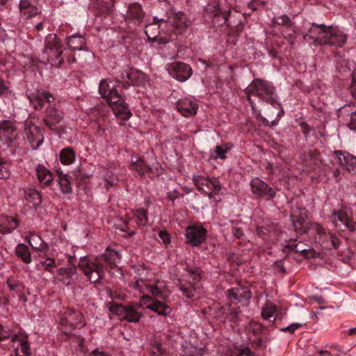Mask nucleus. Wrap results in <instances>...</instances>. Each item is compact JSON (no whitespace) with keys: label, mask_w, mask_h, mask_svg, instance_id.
Wrapping results in <instances>:
<instances>
[{"label":"nucleus","mask_w":356,"mask_h":356,"mask_svg":"<svg viewBox=\"0 0 356 356\" xmlns=\"http://www.w3.org/2000/svg\"><path fill=\"white\" fill-rule=\"evenodd\" d=\"M245 92L251 105L253 113L264 125L268 126L269 121L261 115L260 111L257 110L256 104L252 99V97H256L261 102L269 105L268 108H266L270 110L266 113L268 117H273L275 115L280 116V113H283L281 104L277 101L275 87L271 83L261 79H255L245 88Z\"/></svg>","instance_id":"obj_1"},{"label":"nucleus","mask_w":356,"mask_h":356,"mask_svg":"<svg viewBox=\"0 0 356 356\" xmlns=\"http://www.w3.org/2000/svg\"><path fill=\"white\" fill-rule=\"evenodd\" d=\"M120 259L121 256L118 251L107 248L101 258L92 260L87 257H81L78 266L90 282L97 284L105 276V268L100 259L104 260L111 267H113Z\"/></svg>","instance_id":"obj_2"},{"label":"nucleus","mask_w":356,"mask_h":356,"mask_svg":"<svg viewBox=\"0 0 356 356\" xmlns=\"http://www.w3.org/2000/svg\"><path fill=\"white\" fill-rule=\"evenodd\" d=\"M99 92L112 108L117 118L122 120H127L131 116L128 106L124 103V99L119 95L113 82H108L106 80L101 81L99 86Z\"/></svg>","instance_id":"obj_3"},{"label":"nucleus","mask_w":356,"mask_h":356,"mask_svg":"<svg viewBox=\"0 0 356 356\" xmlns=\"http://www.w3.org/2000/svg\"><path fill=\"white\" fill-rule=\"evenodd\" d=\"M63 45L60 40L56 34H48L44 40V48L42 51V59L46 60L51 65L60 67L63 63Z\"/></svg>","instance_id":"obj_4"},{"label":"nucleus","mask_w":356,"mask_h":356,"mask_svg":"<svg viewBox=\"0 0 356 356\" xmlns=\"http://www.w3.org/2000/svg\"><path fill=\"white\" fill-rule=\"evenodd\" d=\"M167 32H171L175 35L184 33L191 25V21L181 11H171L168 13L166 19H164Z\"/></svg>","instance_id":"obj_5"},{"label":"nucleus","mask_w":356,"mask_h":356,"mask_svg":"<svg viewBox=\"0 0 356 356\" xmlns=\"http://www.w3.org/2000/svg\"><path fill=\"white\" fill-rule=\"evenodd\" d=\"M193 181L197 189L207 195L210 199L214 195L219 194L222 189L220 182L218 179L215 177L211 178L202 175H194Z\"/></svg>","instance_id":"obj_6"},{"label":"nucleus","mask_w":356,"mask_h":356,"mask_svg":"<svg viewBox=\"0 0 356 356\" xmlns=\"http://www.w3.org/2000/svg\"><path fill=\"white\" fill-rule=\"evenodd\" d=\"M309 229H312L313 232L319 236V243L323 248L327 250H337L339 248L340 244L339 239L334 234L326 232L325 228L320 224L312 223L310 224Z\"/></svg>","instance_id":"obj_7"},{"label":"nucleus","mask_w":356,"mask_h":356,"mask_svg":"<svg viewBox=\"0 0 356 356\" xmlns=\"http://www.w3.org/2000/svg\"><path fill=\"white\" fill-rule=\"evenodd\" d=\"M328 26L324 24L313 23L307 31L303 34V39L305 42L317 45H323L325 42L326 33Z\"/></svg>","instance_id":"obj_8"},{"label":"nucleus","mask_w":356,"mask_h":356,"mask_svg":"<svg viewBox=\"0 0 356 356\" xmlns=\"http://www.w3.org/2000/svg\"><path fill=\"white\" fill-rule=\"evenodd\" d=\"M256 234L264 241H273L281 234V230L277 222L265 221L262 225L257 227Z\"/></svg>","instance_id":"obj_9"},{"label":"nucleus","mask_w":356,"mask_h":356,"mask_svg":"<svg viewBox=\"0 0 356 356\" xmlns=\"http://www.w3.org/2000/svg\"><path fill=\"white\" fill-rule=\"evenodd\" d=\"M131 170L135 171L140 176H143L146 172H152L156 176L161 175L163 168L159 164L150 167L146 162L137 156L131 157Z\"/></svg>","instance_id":"obj_10"},{"label":"nucleus","mask_w":356,"mask_h":356,"mask_svg":"<svg viewBox=\"0 0 356 356\" xmlns=\"http://www.w3.org/2000/svg\"><path fill=\"white\" fill-rule=\"evenodd\" d=\"M170 74L179 81L184 82L192 75V69L189 65L182 62H174L167 65Z\"/></svg>","instance_id":"obj_11"},{"label":"nucleus","mask_w":356,"mask_h":356,"mask_svg":"<svg viewBox=\"0 0 356 356\" xmlns=\"http://www.w3.org/2000/svg\"><path fill=\"white\" fill-rule=\"evenodd\" d=\"M207 230L200 224L187 227L186 238L188 244L192 246H198L206 239Z\"/></svg>","instance_id":"obj_12"},{"label":"nucleus","mask_w":356,"mask_h":356,"mask_svg":"<svg viewBox=\"0 0 356 356\" xmlns=\"http://www.w3.org/2000/svg\"><path fill=\"white\" fill-rule=\"evenodd\" d=\"M252 193L259 197L273 198L276 195V190L268 185L258 177L252 179L250 181Z\"/></svg>","instance_id":"obj_13"},{"label":"nucleus","mask_w":356,"mask_h":356,"mask_svg":"<svg viewBox=\"0 0 356 356\" xmlns=\"http://www.w3.org/2000/svg\"><path fill=\"white\" fill-rule=\"evenodd\" d=\"M18 136L17 129L13 122L3 120L0 122V140L8 147H11Z\"/></svg>","instance_id":"obj_14"},{"label":"nucleus","mask_w":356,"mask_h":356,"mask_svg":"<svg viewBox=\"0 0 356 356\" xmlns=\"http://www.w3.org/2000/svg\"><path fill=\"white\" fill-rule=\"evenodd\" d=\"M120 79L128 86H140L146 81L145 74L134 67H127L123 70Z\"/></svg>","instance_id":"obj_15"},{"label":"nucleus","mask_w":356,"mask_h":356,"mask_svg":"<svg viewBox=\"0 0 356 356\" xmlns=\"http://www.w3.org/2000/svg\"><path fill=\"white\" fill-rule=\"evenodd\" d=\"M145 289L155 299L167 300L170 295V291L164 280H156L152 284L145 285Z\"/></svg>","instance_id":"obj_16"},{"label":"nucleus","mask_w":356,"mask_h":356,"mask_svg":"<svg viewBox=\"0 0 356 356\" xmlns=\"http://www.w3.org/2000/svg\"><path fill=\"white\" fill-rule=\"evenodd\" d=\"M228 298L232 302L247 305L251 298V292L248 287L239 286L229 290Z\"/></svg>","instance_id":"obj_17"},{"label":"nucleus","mask_w":356,"mask_h":356,"mask_svg":"<svg viewBox=\"0 0 356 356\" xmlns=\"http://www.w3.org/2000/svg\"><path fill=\"white\" fill-rule=\"evenodd\" d=\"M27 97L29 101L34 104L35 108L36 109H41L43 107L44 101L50 103L54 99L53 95L44 90H35L28 92Z\"/></svg>","instance_id":"obj_18"},{"label":"nucleus","mask_w":356,"mask_h":356,"mask_svg":"<svg viewBox=\"0 0 356 356\" xmlns=\"http://www.w3.org/2000/svg\"><path fill=\"white\" fill-rule=\"evenodd\" d=\"M145 17V13L139 3H134L129 6L125 21L134 26H139Z\"/></svg>","instance_id":"obj_19"},{"label":"nucleus","mask_w":356,"mask_h":356,"mask_svg":"<svg viewBox=\"0 0 356 356\" xmlns=\"http://www.w3.org/2000/svg\"><path fill=\"white\" fill-rule=\"evenodd\" d=\"M24 132L29 142L32 146H35V148L38 147L43 142V136L41 132V129L28 122H25L24 124Z\"/></svg>","instance_id":"obj_20"},{"label":"nucleus","mask_w":356,"mask_h":356,"mask_svg":"<svg viewBox=\"0 0 356 356\" xmlns=\"http://www.w3.org/2000/svg\"><path fill=\"white\" fill-rule=\"evenodd\" d=\"M326 35L325 42L323 44L342 47L346 41V36L339 29L333 26H328Z\"/></svg>","instance_id":"obj_21"},{"label":"nucleus","mask_w":356,"mask_h":356,"mask_svg":"<svg viewBox=\"0 0 356 356\" xmlns=\"http://www.w3.org/2000/svg\"><path fill=\"white\" fill-rule=\"evenodd\" d=\"M274 24L282 26L288 29L291 32L283 33L285 38L289 40L291 45L294 44L293 34L296 33V26L294 22L286 15H282L273 19Z\"/></svg>","instance_id":"obj_22"},{"label":"nucleus","mask_w":356,"mask_h":356,"mask_svg":"<svg viewBox=\"0 0 356 356\" xmlns=\"http://www.w3.org/2000/svg\"><path fill=\"white\" fill-rule=\"evenodd\" d=\"M291 218L293 227L296 232L300 234L309 232H313V230L309 229L310 224L312 222H306L307 216L305 211L301 212L299 216H297L295 213H293L291 215Z\"/></svg>","instance_id":"obj_23"},{"label":"nucleus","mask_w":356,"mask_h":356,"mask_svg":"<svg viewBox=\"0 0 356 356\" xmlns=\"http://www.w3.org/2000/svg\"><path fill=\"white\" fill-rule=\"evenodd\" d=\"M198 105L196 102L189 98L180 99L177 103V110L184 115H193L197 113Z\"/></svg>","instance_id":"obj_24"},{"label":"nucleus","mask_w":356,"mask_h":356,"mask_svg":"<svg viewBox=\"0 0 356 356\" xmlns=\"http://www.w3.org/2000/svg\"><path fill=\"white\" fill-rule=\"evenodd\" d=\"M332 222L341 230L354 231V225L351 224L348 213L345 211H339L333 213Z\"/></svg>","instance_id":"obj_25"},{"label":"nucleus","mask_w":356,"mask_h":356,"mask_svg":"<svg viewBox=\"0 0 356 356\" xmlns=\"http://www.w3.org/2000/svg\"><path fill=\"white\" fill-rule=\"evenodd\" d=\"M334 154L339 164L348 171L356 169V157L349 153H343L341 151H335Z\"/></svg>","instance_id":"obj_26"},{"label":"nucleus","mask_w":356,"mask_h":356,"mask_svg":"<svg viewBox=\"0 0 356 356\" xmlns=\"http://www.w3.org/2000/svg\"><path fill=\"white\" fill-rule=\"evenodd\" d=\"M63 118V114L54 106H49L46 109L44 122L46 126L53 129L56 124H58Z\"/></svg>","instance_id":"obj_27"},{"label":"nucleus","mask_w":356,"mask_h":356,"mask_svg":"<svg viewBox=\"0 0 356 356\" xmlns=\"http://www.w3.org/2000/svg\"><path fill=\"white\" fill-rule=\"evenodd\" d=\"M165 300L156 299L151 304H148L146 306V309L153 311L159 315L167 316L171 313L172 309L165 302Z\"/></svg>","instance_id":"obj_28"},{"label":"nucleus","mask_w":356,"mask_h":356,"mask_svg":"<svg viewBox=\"0 0 356 356\" xmlns=\"http://www.w3.org/2000/svg\"><path fill=\"white\" fill-rule=\"evenodd\" d=\"M18 225V221L13 217L0 216V233L9 234L15 229Z\"/></svg>","instance_id":"obj_29"},{"label":"nucleus","mask_w":356,"mask_h":356,"mask_svg":"<svg viewBox=\"0 0 356 356\" xmlns=\"http://www.w3.org/2000/svg\"><path fill=\"white\" fill-rule=\"evenodd\" d=\"M35 171L40 185L49 186L53 180L51 172L42 164H38L36 166Z\"/></svg>","instance_id":"obj_30"},{"label":"nucleus","mask_w":356,"mask_h":356,"mask_svg":"<svg viewBox=\"0 0 356 356\" xmlns=\"http://www.w3.org/2000/svg\"><path fill=\"white\" fill-rule=\"evenodd\" d=\"M163 23H165L163 18L159 19L157 17H154L153 22L147 24L145 28V33L147 38H154L156 36H158Z\"/></svg>","instance_id":"obj_31"},{"label":"nucleus","mask_w":356,"mask_h":356,"mask_svg":"<svg viewBox=\"0 0 356 356\" xmlns=\"http://www.w3.org/2000/svg\"><path fill=\"white\" fill-rule=\"evenodd\" d=\"M19 10L22 15L26 18L32 17L40 13V10L30 2L29 0H21Z\"/></svg>","instance_id":"obj_32"},{"label":"nucleus","mask_w":356,"mask_h":356,"mask_svg":"<svg viewBox=\"0 0 356 356\" xmlns=\"http://www.w3.org/2000/svg\"><path fill=\"white\" fill-rule=\"evenodd\" d=\"M26 241L33 249L38 251L46 252L49 250L48 244L37 234H31L29 236L26 237Z\"/></svg>","instance_id":"obj_33"},{"label":"nucleus","mask_w":356,"mask_h":356,"mask_svg":"<svg viewBox=\"0 0 356 356\" xmlns=\"http://www.w3.org/2000/svg\"><path fill=\"white\" fill-rule=\"evenodd\" d=\"M67 43L72 51L83 50L86 47L85 38L79 34H74L69 36Z\"/></svg>","instance_id":"obj_34"},{"label":"nucleus","mask_w":356,"mask_h":356,"mask_svg":"<svg viewBox=\"0 0 356 356\" xmlns=\"http://www.w3.org/2000/svg\"><path fill=\"white\" fill-rule=\"evenodd\" d=\"M103 184L106 190L115 186L119 182V179L115 172L111 170H105L103 173Z\"/></svg>","instance_id":"obj_35"},{"label":"nucleus","mask_w":356,"mask_h":356,"mask_svg":"<svg viewBox=\"0 0 356 356\" xmlns=\"http://www.w3.org/2000/svg\"><path fill=\"white\" fill-rule=\"evenodd\" d=\"M277 312V307L274 303L270 301H268L262 307L261 316L265 320L274 322L276 319L275 314Z\"/></svg>","instance_id":"obj_36"},{"label":"nucleus","mask_w":356,"mask_h":356,"mask_svg":"<svg viewBox=\"0 0 356 356\" xmlns=\"http://www.w3.org/2000/svg\"><path fill=\"white\" fill-rule=\"evenodd\" d=\"M15 251L17 256L19 257L23 262L26 264H30L31 262V255L28 245L24 243H19L16 246Z\"/></svg>","instance_id":"obj_37"},{"label":"nucleus","mask_w":356,"mask_h":356,"mask_svg":"<svg viewBox=\"0 0 356 356\" xmlns=\"http://www.w3.org/2000/svg\"><path fill=\"white\" fill-rule=\"evenodd\" d=\"M178 286L183 295L186 298H190L194 296L196 288L191 282L181 279L179 280Z\"/></svg>","instance_id":"obj_38"},{"label":"nucleus","mask_w":356,"mask_h":356,"mask_svg":"<svg viewBox=\"0 0 356 356\" xmlns=\"http://www.w3.org/2000/svg\"><path fill=\"white\" fill-rule=\"evenodd\" d=\"M60 161L63 165H70L76 160V154L71 148L63 149L60 152Z\"/></svg>","instance_id":"obj_39"},{"label":"nucleus","mask_w":356,"mask_h":356,"mask_svg":"<svg viewBox=\"0 0 356 356\" xmlns=\"http://www.w3.org/2000/svg\"><path fill=\"white\" fill-rule=\"evenodd\" d=\"M304 161L308 166L318 165L321 162L320 152L316 149L310 150L304 155Z\"/></svg>","instance_id":"obj_40"},{"label":"nucleus","mask_w":356,"mask_h":356,"mask_svg":"<svg viewBox=\"0 0 356 356\" xmlns=\"http://www.w3.org/2000/svg\"><path fill=\"white\" fill-rule=\"evenodd\" d=\"M141 314L137 312L133 307L128 306L126 307L122 319H125L129 322L136 323L140 317Z\"/></svg>","instance_id":"obj_41"},{"label":"nucleus","mask_w":356,"mask_h":356,"mask_svg":"<svg viewBox=\"0 0 356 356\" xmlns=\"http://www.w3.org/2000/svg\"><path fill=\"white\" fill-rule=\"evenodd\" d=\"M58 184L63 193H69L72 191L70 182L66 174L59 175Z\"/></svg>","instance_id":"obj_42"},{"label":"nucleus","mask_w":356,"mask_h":356,"mask_svg":"<svg viewBox=\"0 0 356 356\" xmlns=\"http://www.w3.org/2000/svg\"><path fill=\"white\" fill-rule=\"evenodd\" d=\"M133 214L136 218V222L138 225L143 226L147 225L148 218L145 210L143 209H138L133 211Z\"/></svg>","instance_id":"obj_43"},{"label":"nucleus","mask_w":356,"mask_h":356,"mask_svg":"<svg viewBox=\"0 0 356 356\" xmlns=\"http://www.w3.org/2000/svg\"><path fill=\"white\" fill-rule=\"evenodd\" d=\"M127 307H124L118 303H113L109 307V310L113 314L118 316L122 318Z\"/></svg>","instance_id":"obj_44"},{"label":"nucleus","mask_w":356,"mask_h":356,"mask_svg":"<svg viewBox=\"0 0 356 356\" xmlns=\"http://www.w3.org/2000/svg\"><path fill=\"white\" fill-rule=\"evenodd\" d=\"M286 248H289L291 250L294 251L296 252H300L302 255L306 258H310L314 257V252L313 250L299 249L298 244L290 245L289 246H286Z\"/></svg>","instance_id":"obj_45"},{"label":"nucleus","mask_w":356,"mask_h":356,"mask_svg":"<svg viewBox=\"0 0 356 356\" xmlns=\"http://www.w3.org/2000/svg\"><path fill=\"white\" fill-rule=\"evenodd\" d=\"M25 197L34 201V204H40L41 202V196L40 193L35 189H29L25 192Z\"/></svg>","instance_id":"obj_46"},{"label":"nucleus","mask_w":356,"mask_h":356,"mask_svg":"<svg viewBox=\"0 0 356 356\" xmlns=\"http://www.w3.org/2000/svg\"><path fill=\"white\" fill-rule=\"evenodd\" d=\"M7 284L11 291H13L16 293L22 292L23 289L22 284L14 278H8L7 280Z\"/></svg>","instance_id":"obj_47"},{"label":"nucleus","mask_w":356,"mask_h":356,"mask_svg":"<svg viewBox=\"0 0 356 356\" xmlns=\"http://www.w3.org/2000/svg\"><path fill=\"white\" fill-rule=\"evenodd\" d=\"M39 265L41 268L49 272L51 271L52 268L56 266L55 260L50 257H47L44 260L40 261Z\"/></svg>","instance_id":"obj_48"},{"label":"nucleus","mask_w":356,"mask_h":356,"mask_svg":"<svg viewBox=\"0 0 356 356\" xmlns=\"http://www.w3.org/2000/svg\"><path fill=\"white\" fill-rule=\"evenodd\" d=\"M248 329L254 334H259L264 330V327L259 322L252 321L249 323Z\"/></svg>","instance_id":"obj_49"},{"label":"nucleus","mask_w":356,"mask_h":356,"mask_svg":"<svg viewBox=\"0 0 356 356\" xmlns=\"http://www.w3.org/2000/svg\"><path fill=\"white\" fill-rule=\"evenodd\" d=\"M19 346L22 353L27 356L31 355L30 346L26 336H23L22 338L19 339Z\"/></svg>","instance_id":"obj_50"},{"label":"nucleus","mask_w":356,"mask_h":356,"mask_svg":"<svg viewBox=\"0 0 356 356\" xmlns=\"http://www.w3.org/2000/svg\"><path fill=\"white\" fill-rule=\"evenodd\" d=\"M203 350L193 346H188L185 348L184 356H202Z\"/></svg>","instance_id":"obj_51"},{"label":"nucleus","mask_w":356,"mask_h":356,"mask_svg":"<svg viewBox=\"0 0 356 356\" xmlns=\"http://www.w3.org/2000/svg\"><path fill=\"white\" fill-rule=\"evenodd\" d=\"M10 176V169L0 159V179H8Z\"/></svg>","instance_id":"obj_52"},{"label":"nucleus","mask_w":356,"mask_h":356,"mask_svg":"<svg viewBox=\"0 0 356 356\" xmlns=\"http://www.w3.org/2000/svg\"><path fill=\"white\" fill-rule=\"evenodd\" d=\"M115 226L120 231L127 232L129 231V222L127 220L123 218H119L115 222Z\"/></svg>","instance_id":"obj_53"},{"label":"nucleus","mask_w":356,"mask_h":356,"mask_svg":"<svg viewBox=\"0 0 356 356\" xmlns=\"http://www.w3.org/2000/svg\"><path fill=\"white\" fill-rule=\"evenodd\" d=\"M12 331L0 324V341L10 337Z\"/></svg>","instance_id":"obj_54"},{"label":"nucleus","mask_w":356,"mask_h":356,"mask_svg":"<svg viewBox=\"0 0 356 356\" xmlns=\"http://www.w3.org/2000/svg\"><path fill=\"white\" fill-rule=\"evenodd\" d=\"M231 356H253V354L248 348H245L236 350L232 353Z\"/></svg>","instance_id":"obj_55"},{"label":"nucleus","mask_w":356,"mask_h":356,"mask_svg":"<svg viewBox=\"0 0 356 356\" xmlns=\"http://www.w3.org/2000/svg\"><path fill=\"white\" fill-rule=\"evenodd\" d=\"M302 326V324L301 323H292L284 328H282L280 330L282 332H289L290 333H293L296 330H297L298 329H299L300 327H301Z\"/></svg>","instance_id":"obj_56"},{"label":"nucleus","mask_w":356,"mask_h":356,"mask_svg":"<svg viewBox=\"0 0 356 356\" xmlns=\"http://www.w3.org/2000/svg\"><path fill=\"white\" fill-rule=\"evenodd\" d=\"M156 299H155L154 297L152 296H150L149 295H143L140 298V304L142 305V306H145L146 307V306L148 305V304H151L152 302H153L154 301H155Z\"/></svg>","instance_id":"obj_57"},{"label":"nucleus","mask_w":356,"mask_h":356,"mask_svg":"<svg viewBox=\"0 0 356 356\" xmlns=\"http://www.w3.org/2000/svg\"><path fill=\"white\" fill-rule=\"evenodd\" d=\"M228 148H223L222 146L217 145L215 149V153L216 154V158L225 159V154L227 152Z\"/></svg>","instance_id":"obj_58"},{"label":"nucleus","mask_w":356,"mask_h":356,"mask_svg":"<svg viewBox=\"0 0 356 356\" xmlns=\"http://www.w3.org/2000/svg\"><path fill=\"white\" fill-rule=\"evenodd\" d=\"M347 125L350 129L356 131V111L350 113V121Z\"/></svg>","instance_id":"obj_59"},{"label":"nucleus","mask_w":356,"mask_h":356,"mask_svg":"<svg viewBox=\"0 0 356 356\" xmlns=\"http://www.w3.org/2000/svg\"><path fill=\"white\" fill-rule=\"evenodd\" d=\"M232 233L236 238H240L243 235L242 228L236 225H232Z\"/></svg>","instance_id":"obj_60"},{"label":"nucleus","mask_w":356,"mask_h":356,"mask_svg":"<svg viewBox=\"0 0 356 356\" xmlns=\"http://www.w3.org/2000/svg\"><path fill=\"white\" fill-rule=\"evenodd\" d=\"M145 285L146 284H145L143 283V281L142 280H137L132 284L133 288L135 289L136 290L139 291L140 292L144 291V290L145 289Z\"/></svg>","instance_id":"obj_61"},{"label":"nucleus","mask_w":356,"mask_h":356,"mask_svg":"<svg viewBox=\"0 0 356 356\" xmlns=\"http://www.w3.org/2000/svg\"><path fill=\"white\" fill-rule=\"evenodd\" d=\"M170 41L171 38L170 37H157L156 40V42L159 45V47H161L162 46L165 45Z\"/></svg>","instance_id":"obj_62"},{"label":"nucleus","mask_w":356,"mask_h":356,"mask_svg":"<svg viewBox=\"0 0 356 356\" xmlns=\"http://www.w3.org/2000/svg\"><path fill=\"white\" fill-rule=\"evenodd\" d=\"M159 236L164 243H170V235L167 232L161 230L159 232Z\"/></svg>","instance_id":"obj_63"},{"label":"nucleus","mask_w":356,"mask_h":356,"mask_svg":"<svg viewBox=\"0 0 356 356\" xmlns=\"http://www.w3.org/2000/svg\"><path fill=\"white\" fill-rule=\"evenodd\" d=\"M352 92L353 97L356 99V72H354L353 74V81H352Z\"/></svg>","instance_id":"obj_64"}]
</instances>
